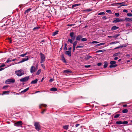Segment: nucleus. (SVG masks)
<instances>
[{
  "instance_id": "59",
  "label": "nucleus",
  "mask_w": 132,
  "mask_h": 132,
  "mask_svg": "<svg viewBox=\"0 0 132 132\" xmlns=\"http://www.w3.org/2000/svg\"><path fill=\"white\" fill-rule=\"evenodd\" d=\"M102 64V63H98V64H97V65L98 66H101Z\"/></svg>"
},
{
  "instance_id": "37",
  "label": "nucleus",
  "mask_w": 132,
  "mask_h": 132,
  "mask_svg": "<svg viewBox=\"0 0 132 132\" xmlns=\"http://www.w3.org/2000/svg\"><path fill=\"white\" fill-rule=\"evenodd\" d=\"M120 116L119 114H117L114 117V118H117L118 117Z\"/></svg>"
},
{
  "instance_id": "19",
  "label": "nucleus",
  "mask_w": 132,
  "mask_h": 132,
  "mask_svg": "<svg viewBox=\"0 0 132 132\" xmlns=\"http://www.w3.org/2000/svg\"><path fill=\"white\" fill-rule=\"evenodd\" d=\"M31 8H29L27 10H26L24 13V14H26L27 13H28L31 10Z\"/></svg>"
},
{
  "instance_id": "50",
  "label": "nucleus",
  "mask_w": 132,
  "mask_h": 132,
  "mask_svg": "<svg viewBox=\"0 0 132 132\" xmlns=\"http://www.w3.org/2000/svg\"><path fill=\"white\" fill-rule=\"evenodd\" d=\"M92 10L90 9H88L87 10H84L85 11L87 12H89L92 11Z\"/></svg>"
},
{
  "instance_id": "1",
  "label": "nucleus",
  "mask_w": 132,
  "mask_h": 132,
  "mask_svg": "<svg viewBox=\"0 0 132 132\" xmlns=\"http://www.w3.org/2000/svg\"><path fill=\"white\" fill-rule=\"evenodd\" d=\"M15 73L18 76H21L24 74V71L21 69L15 71Z\"/></svg>"
},
{
  "instance_id": "16",
  "label": "nucleus",
  "mask_w": 132,
  "mask_h": 132,
  "mask_svg": "<svg viewBox=\"0 0 132 132\" xmlns=\"http://www.w3.org/2000/svg\"><path fill=\"white\" fill-rule=\"evenodd\" d=\"M82 37V36L81 35H78L76 39L78 40H79Z\"/></svg>"
},
{
  "instance_id": "15",
  "label": "nucleus",
  "mask_w": 132,
  "mask_h": 132,
  "mask_svg": "<svg viewBox=\"0 0 132 132\" xmlns=\"http://www.w3.org/2000/svg\"><path fill=\"white\" fill-rule=\"evenodd\" d=\"M126 45H125L123 46V45H121L120 46H119L118 47H116L115 48H114V49L115 50V49L119 48H122V47H126Z\"/></svg>"
},
{
  "instance_id": "40",
  "label": "nucleus",
  "mask_w": 132,
  "mask_h": 132,
  "mask_svg": "<svg viewBox=\"0 0 132 132\" xmlns=\"http://www.w3.org/2000/svg\"><path fill=\"white\" fill-rule=\"evenodd\" d=\"M84 45H82L81 46H78L76 47V48H82L84 47Z\"/></svg>"
},
{
  "instance_id": "36",
  "label": "nucleus",
  "mask_w": 132,
  "mask_h": 132,
  "mask_svg": "<svg viewBox=\"0 0 132 132\" xmlns=\"http://www.w3.org/2000/svg\"><path fill=\"white\" fill-rule=\"evenodd\" d=\"M79 5H80V4L79 5V4H76L73 5L72 6V8H73L74 7H75L78 6H79Z\"/></svg>"
},
{
  "instance_id": "45",
  "label": "nucleus",
  "mask_w": 132,
  "mask_h": 132,
  "mask_svg": "<svg viewBox=\"0 0 132 132\" xmlns=\"http://www.w3.org/2000/svg\"><path fill=\"white\" fill-rule=\"evenodd\" d=\"M105 14V13L104 12H102L99 13L98 14V15H104Z\"/></svg>"
},
{
  "instance_id": "58",
  "label": "nucleus",
  "mask_w": 132,
  "mask_h": 132,
  "mask_svg": "<svg viewBox=\"0 0 132 132\" xmlns=\"http://www.w3.org/2000/svg\"><path fill=\"white\" fill-rule=\"evenodd\" d=\"M20 56H21V57H25V55L24 54L20 55Z\"/></svg>"
},
{
  "instance_id": "11",
  "label": "nucleus",
  "mask_w": 132,
  "mask_h": 132,
  "mask_svg": "<svg viewBox=\"0 0 132 132\" xmlns=\"http://www.w3.org/2000/svg\"><path fill=\"white\" fill-rule=\"evenodd\" d=\"M65 54L66 55H68L69 57H70L71 56V51H65Z\"/></svg>"
},
{
  "instance_id": "62",
  "label": "nucleus",
  "mask_w": 132,
  "mask_h": 132,
  "mask_svg": "<svg viewBox=\"0 0 132 132\" xmlns=\"http://www.w3.org/2000/svg\"><path fill=\"white\" fill-rule=\"evenodd\" d=\"M80 124H76L75 125V126L76 127H78V126L80 125Z\"/></svg>"
},
{
  "instance_id": "5",
  "label": "nucleus",
  "mask_w": 132,
  "mask_h": 132,
  "mask_svg": "<svg viewBox=\"0 0 132 132\" xmlns=\"http://www.w3.org/2000/svg\"><path fill=\"white\" fill-rule=\"evenodd\" d=\"M15 80L14 79H9L6 80L5 81V83L6 84H10L11 83H14L15 82Z\"/></svg>"
},
{
  "instance_id": "41",
  "label": "nucleus",
  "mask_w": 132,
  "mask_h": 132,
  "mask_svg": "<svg viewBox=\"0 0 132 132\" xmlns=\"http://www.w3.org/2000/svg\"><path fill=\"white\" fill-rule=\"evenodd\" d=\"M99 43V42H98L97 41H93L92 42H91L90 43H92V44H97Z\"/></svg>"
},
{
  "instance_id": "55",
  "label": "nucleus",
  "mask_w": 132,
  "mask_h": 132,
  "mask_svg": "<svg viewBox=\"0 0 132 132\" xmlns=\"http://www.w3.org/2000/svg\"><path fill=\"white\" fill-rule=\"evenodd\" d=\"M12 61L9 59H8L6 61V62L7 63H8L9 62Z\"/></svg>"
},
{
  "instance_id": "56",
  "label": "nucleus",
  "mask_w": 132,
  "mask_h": 132,
  "mask_svg": "<svg viewBox=\"0 0 132 132\" xmlns=\"http://www.w3.org/2000/svg\"><path fill=\"white\" fill-rule=\"evenodd\" d=\"M41 66L43 68V69H45V66L43 64H41Z\"/></svg>"
},
{
  "instance_id": "2",
  "label": "nucleus",
  "mask_w": 132,
  "mask_h": 132,
  "mask_svg": "<svg viewBox=\"0 0 132 132\" xmlns=\"http://www.w3.org/2000/svg\"><path fill=\"white\" fill-rule=\"evenodd\" d=\"M40 54L41 59V61L40 62L41 63H44L45 61V56L44 54H43L41 53H40Z\"/></svg>"
},
{
  "instance_id": "51",
  "label": "nucleus",
  "mask_w": 132,
  "mask_h": 132,
  "mask_svg": "<svg viewBox=\"0 0 132 132\" xmlns=\"http://www.w3.org/2000/svg\"><path fill=\"white\" fill-rule=\"evenodd\" d=\"M9 92V91H4L3 92V94H7V93Z\"/></svg>"
},
{
  "instance_id": "38",
  "label": "nucleus",
  "mask_w": 132,
  "mask_h": 132,
  "mask_svg": "<svg viewBox=\"0 0 132 132\" xmlns=\"http://www.w3.org/2000/svg\"><path fill=\"white\" fill-rule=\"evenodd\" d=\"M122 124H126L128 123V122L127 121H124L122 122Z\"/></svg>"
},
{
  "instance_id": "24",
  "label": "nucleus",
  "mask_w": 132,
  "mask_h": 132,
  "mask_svg": "<svg viewBox=\"0 0 132 132\" xmlns=\"http://www.w3.org/2000/svg\"><path fill=\"white\" fill-rule=\"evenodd\" d=\"M29 89V88L28 87L26 89H24V90L22 91L21 92V93H24L26 92L27 91H28Z\"/></svg>"
},
{
  "instance_id": "17",
  "label": "nucleus",
  "mask_w": 132,
  "mask_h": 132,
  "mask_svg": "<svg viewBox=\"0 0 132 132\" xmlns=\"http://www.w3.org/2000/svg\"><path fill=\"white\" fill-rule=\"evenodd\" d=\"M38 81V79H36L35 80L32 81L31 82V84H35L37 83Z\"/></svg>"
},
{
  "instance_id": "63",
  "label": "nucleus",
  "mask_w": 132,
  "mask_h": 132,
  "mask_svg": "<svg viewBox=\"0 0 132 132\" xmlns=\"http://www.w3.org/2000/svg\"><path fill=\"white\" fill-rule=\"evenodd\" d=\"M5 66V65L4 64H3L1 65V66H0V68L3 67H4Z\"/></svg>"
},
{
  "instance_id": "30",
  "label": "nucleus",
  "mask_w": 132,
  "mask_h": 132,
  "mask_svg": "<svg viewBox=\"0 0 132 132\" xmlns=\"http://www.w3.org/2000/svg\"><path fill=\"white\" fill-rule=\"evenodd\" d=\"M122 121H117L116 122V123L118 125H121L122 124Z\"/></svg>"
},
{
  "instance_id": "61",
  "label": "nucleus",
  "mask_w": 132,
  "mask_h": 132,
  "mask_svg": "<svg viewBox=\"0 0 132 132\" xmlns=\"http://www.w3.org/2000/svg\"><path fill=\"white\" fill-rule=\"evenodd\" d=\"M103 19L104 20H105L107 18L106 17V16H104L103 17Z\"/></svg>"
},
{
  "instance_id": "4",
  "label": "nucleus",
  "mask_w": 132,
  "mask_h": 132,
  "mask_svg": "<svg viewBox=\"0 0 132 132\" xmlns=\"http://www.w3.org/2000/svg\"><path fill=\"white\" fill-rule=\"evenodd\" d=\"M124 20L118 18H116L114 19V20L113 21V23H116L119 22H123Z\"/></svg>"
},
{
  "instance_id": "49",
  "label": "nucleus",
  "mask_w": 132,
  "mask_h": 132,
  "mask_svg": "<svg viewBox=\"0 0 132 132\" xmlns=\"http://www.w3.org/2000/svg\"><path fill=\"white\" fill-rule=\"evenodd\" d=\"M120 53H116L113 54V56H117L118 55V54Z\"/></svg>"
},
{
  "instance_id": "39",
  "label": "nucleus",
  "mask_w": 132,
  "mask_h": 132,
  "mask_svg": "<svg viewBox=\"0 0 132 132\" xmlns=\"http://www.w3.org/2000/svg\"><path fill=\"white\" fill-rule=\"evenodd\" d=\"M105 50H99L97 51L96 52H102L104 51Z\"/></svg>"
},
{
  "instance_id": "22",
  "label": "nucleus",
  "mask_w": 132,
  "mask_h": 132,
  "mask_svg": "<svg viewBox=\"0 0 132 132\" xmlns=\"http://www.w3.org/2000/svg\"><path fill=\"white\" fill-rule=\"evenodd\" d=\"M124 2H123L121 3H116V4L118 5H121L120 6H122L125 5H124Z\"/></svg>"
},
{
  "instance_id": "54",
  "label": "nucleus",
  "mask_w": 132,
  "mask_h": 132,
  "mask_svg": "<svg viewBox=\"0 0 132 132\" xmlns=\"http://www.w3.org/2000/svg\"><path fill=\"white\" fill-rule=\"evenodd\" d=\"M90 66H91V65H85V67L86 68H89V67H90Z\"/></svg>"
},
{
  "instance_id": "7",
  "label": "nucleus",
  "mask_w": 132,
  "mask_h": 132,
  "mask_svg": "<svg viewBox=\"0 0 132 132\" xmlns=\"http://www.w3.org/2000/svg\"><path fill=\"white\" fill-rule=\"evenodd\" d=\"M37 70V69H36V68H35V67L34 66H32L30 68V72L31 73H32L35 72Z\"/></svg>"
},
{
  "instance_id": "27",
  "label": "nucleus",
  "mask_w": 132,
  "mask_h": 132,
  "mask_svg": "<svg viewBox=\"0 0 132 132\" xmlns=\"http://www.w3.org/2000/svg\"><path fill=\"white\" fill-rule=\"evenodd\" d=\"M116 62L114 61H111L110 63L111 65H114L116 63Z\"/></svg>"
},
{
  "instance_id": "34",
  "label": "nucleus",
  "mask_w": 132,
  "mask_h": 132,
  "mask_svg": "<svg viewBox=\"0 0 132 132\" xmlns=\"http://www.w3.org/2000/svg\"><path fill=\"white\" fill-rule=\"evenodd\" d=\"M41 72V70H40V69H39V70L37 72V73H36V75H39L40 73Z\"/></svg>"
},
{
  "instance_id": "12",
  "label": "nucleus",
  "mask_w": 132,
  "mask_h": 132,
  "mask_svg": "<svg viewBox=\"0 0 132 132\" xmlns=\"http://www.w3.org/2000/svg\"><path fill=\"white\" fill-rule=\"evenodd\" d=\"M119 28V27H117L116 26H113L112 28L111 29V30H116Z\"/></svg>"
},
{
  "instance_id": "35",
  "label": "nucleus",
  "mask_w": 132,
  "mask_h": 132,
  "mask_svg": "<svg viewBox=\"0 0 132 132\" xmlns=\"http://www.w3.org/2000/svg\"><path fill=\"white\" fill-rule=\"evenodd\" d=\"M58 31H56L54 32L53 33V34L52 35L53 36H55L57 34H58Z\"/></svg>"
},
{
  "instance_id": "10",
  "label": "nucleus",
  "mask_w": 132,
  "mask_h": 132,
  "mask_svg": "<svg viewBox=\"0 0 132 132\" xmlns=\"http://www.w3.org/2000/svg\"><path fill=\"white\" fill-rule=\"evenodd\" d=\"M74 34L73 32H71L70 33V36L72 39L74 40L75 38V36L74 35Z\"/></svg>"
},
{
  "instance_id": "29",
  "label": "nucleus",
  "mask_w": 132,
  "mask_h": 132,
  "mask_svg": "<svg viewBox=\"0 0 132 132\" xmlns=\"http://www.w3.org/2000/svg\"><path fill=\"white\" fill-rule=\"evenodd\" d=\"M77 41H75L74 43H73V46H74L75 47L76 46V45H77Z\"/></svg>"
},
{
  "instance_id": "23",
  "label": "nucleus",
  "mask_w": 132,
  "mask_h": 132,
  "mask_svg": "<svg viewBox=\"0 0 132 132\" xmlns=\"http://www.w3.org/2000/svg\"><path fill=\"white\" fill-rule=\"evenodd\" d=\"M68 127L69 125H66L65 126H63V129H65L67 130L68 129Z\"/></svg>"
},
{
  "instance_id": "64",
  "label": "nucleus",
  "mask_w": 132,
  "mask_h": 132,
  "mask_svg": "<svg viewBox=\"0 0 132 132\" xmlns=\"http://www.w3.org/2000/svg\"><path fill=\"white\" fill-rule=\"evenodd\" d=\"M130 24L129 23H127L126 24V26H130Z\"/></svg>"
},
{
  "instance_id": "3",
  "label": "nucleus",
  "mask_w": 132,
  "mask_h": 132,
  "mask_svg": "<svg viewBox=\"0 0 132 132\" xmlns=\"http://www.w3.org/2000/svg\"><path fill=\"white\" fill-rule=\"evenodd\" d=\"M34 126L35 127L36 129L38 131H39L40 129V126L39 122H35L34 124Z\"/></svg>"
},
{
  "instance_id": "26",
  "label": "nucleus",
  "mask_w": 132,
  "mask_h": 132,
  "mask_svg": "<svg viewBox=\"0 0 132 132\" xmlns=\"http://www.w3.org/2000/svg\"><path fill=\"white\" fill-rule=\"evenodd\" d=\"M128 110L127 109H125L122 110V112L123 113H126L128 112Z\"/></svg>"
},
{
  "instance_id": "32",
  "label": "nucleus",
  "mask_w": 132,
  "mask_h": 132,
  "mask_svg": "<svg viewBox=\"0 0 132 132\" xmlns=\"http://www.w3.org/2000/svg\"><path fill=\"white\" fill-rule=\"evenodd\" d=\"M72 39H68V42H69L71 44H72L73 43V41L72 40Z\"/></svg>"
},
{
  "instance_id": "42",
  "label": "nucleus",
  "mask_w": 132,
  "mask_h": 132,
  "mask_svg": "<svg viewBox=\"0 0 132 132\" xmlns=\"http://www.w3.org/2000/svg\"><path fill=\"white\" fill-rule=\"evenodd\" d=\"M40 27H35L33 28V30H35L36 29H39Z\"/></svg>"
},
{
  "instance_id": "47",
  "label": "nucleus",
  "mask_w": 132,
  "mask_h": 132,
  "mask_svg": "<svg viewBox=\"0 0 132 132\" xmlns=\"http://www.w3.org/2000/svg\"><path fill=\"white\" fill-rule=\"evenodd\" d=\"M127 15L128 16H132V14L131 13H127Z\"/></svg>"
},
{
  "instance_id": "25",
  "label": "nucleus",
  "mask_w": 132,
  "mask_h": 132,
  "mask_svg": "<svg viewBox=\"0 0 132 132\" xmlns=\"http://www.w3.org/2000/svg\"><path fill=\"white\" fill-rule=\"evenodd\" d=\"M117 65L116 64L114 65H111L109 67L110 68H115L117 66Z\"/></svg>"
},
{
  "instance_id": "31",
  "label": "nucleus",
  "mask_w": 132,
  "mask_h": 132,
  "mask_svg": "<svg viewBox=\"0 0 132 132\" xmlns=\"http://www.w3.org/2000/svg\"><path fill=\"white\" fill-rule=\"evenodd\" d=\"M105 44V43H100V44H97L96 45V46H101L103 45H104Z\"/></svg>"
},
{
  "instance_id": "14",
  "label": "nucleus",
  "mask_w": 132,
  "mask_h": 132,
  "mask_svg": "<svg viewBox=\"0 0 132 132\" xmlns=\"http://www.w3.org/2000/svg\"><path fill=\"white\" fill-rule=\"evenodd\" d=\"M61 57L62 59V61L65 63H67V62L65 59L64 56L63 55H62L61 56Z\"/></svg>"
},
{
  "instance_id": "46",
  "label": "nucleus",
  "mask_w": 132,
  "mask_h": 132,
  "mask_svg": "<svg viewBox=\"0 0 132 132\" xmlns=\"http://www.w3.org/2000/svg\"><path fill=\"white\" fill-rule=\"evenodd\" d=\"M87 40V39L86 38H82L81 39V40L82 41L84 42V41H86Z\"/></svg>"
},
{
  "instance_id": "28",
  "label": "nucleus",
  "mask_w": 132,
  "mask_h": 132,
  "mask_svg": "<svg viewBox=\"0 0 132 132\" xmlns=\"http://www.w3.org/2000/svg\"><path fill=\"white\" fill-rule=\"evenodd\" d=\"M104 68H106L107 66H108V63H107V62H104Z\"/></svg>"
},
{
  "instance_id": "33",
  "label": "nucleus",
  "mask_w": 132,
  "mask_h": 132,
  "mask_svg": "<svg viewBox=\"0 0 132 132\" xmlns=\"http://www.w3.org/2000/svg\"><path fill=\"white\" fill-rule=\"evenodd\" d=\"M106 12L109 13V14H111L112 13L111 11L110 10H106Z\"/></svg>"
},
{
  "instance_id": "60",
  "label": "nucleus",
  "mask_w": 132,
  "mask_h": 132,
  "mask_svg": "<svg viewBox=\"0 0 132 132\" xmlns=\"http://www.w3.org/2000/svg\"><path fill=\"white\" fill-rule=\"evenodd\" d=\"M64 50H67V46H64Z\"/></svg>"
},
{
  "instance_id": "8",
  "label": "nucleus",
  "mask_w": 132,
  "mask_h": 132,
  "mask_svg": "<svg viewBox=\"0 0 132 132\" xmlns=\"http://www.w3.org/2000/svg\"><path fill=\"white\" fill-rule=\"evenodd\" d=\"M27 57V58H23L21 61L18 62V63H21L25 61L28 60H29V58L28 56H26L25 57Z\"/></svg>"
},
{
  "instance_id": "44",
  "label": "nucleus",
  "mask_w": 132,
  "mask_h": 132,
  "mask_svg": "<svg viewBox=\"0 0 132 132\" xmlns=\"http://www.w3.org/2000/svg\"><path fill=\"white\" fill-rule=\"evenodd\" d=\"M92 57L89 56H87L86 57V59L87 60H88L90 58Z\"/></svg>"
},
{
  "instance_id": "6",
  "label": "nucleus",
  "mask_w": 132,
  "mask_h": 132,
  "mask_svg": "<svg viewBox=\"0 0 132 132\" xmlns=\"http://www.w3.org/2000/svg\"><path fill=\"white\" fill-rule=\"evenodd\" d=\"M29 78V76H26L20 79V81L23 82L27 81Z\"/></svg>"
},
{
  "instance_id": "20",
  "label": "nucleus",
  "mask_w": 132,
  "mask_h": 132,
  "mask_svg": "<svg viewBox=\"0 0 132 132\" xmlns=\"http://www.w3.org/2000/svg\"><path fill=\"white\" fill-rule=\"evenodd\" d=\"M71 71H69V70H64L63 72L67 73H71Z\"/></svg>"
},
{
  "instance_id": "18",
  "label": "nucleus",
  "mask_w": 132,
  "mask_h": 132,
  "mask_svg": "<svg viewBox=\"0 0 132 132\" xmlns=\"http://www.w3.org/2000/svg\"><path fill=\"white\" fill-rule=\"evenodd\" d=\"M50 90L52 91H54L57 90V89L55 87H52L50 89Z\"/></svg>"
},
{
  "instance_id": "21",
  "label": "nucleus",
  "mask_w": 132,
  "mask_h": 132,
  "mask_svg": "<svg viewBox=\"0 0 132 132\" xmlns=\"http://www.w3.org/2000/svg\"><path fill=\"white\" fill-rule=\"evenodd\" d=\"M42 106H43L45 107H46L47 106V105L44 104H40L39 106V108H41Z\"/></svg>"
},
{
  "instance_id": "53",
  "label": "nucleus",
  "mask_w": 132,
  "mask_h": 132,
  "mask_svg": "<svg viewBox=\"0 0 132 132\" xmlns=\"http://www.w3.org/2000/svg\"><path fill=\"white\" fill-rule=\"evenodd\" d=\"M46 111V109H44L43 110V111L41 112V113L42 114H43L44 113V112H45V111Z\"/></svg>"
},
{
  "instance_id": "48",
  "label": "nucleus",
  "mask_w": 132,
  "mask_h": 132,
  "mask_svg": "<svg viewBox=\"0 0 132 132\" xmlns=\"http://www.w3.org/2000/svg\"><path fill=\"white\" fill-rule=\"evenodd\" d=\"M115 15L116 16L118 17L119 16V13H115Z\"/></svg>"
},
{
  "instance_id": "13",
  "label": "nucleus",
  "mask_w": 132,
  "mask_h": 132,
  "mask_svg": "<svg viewBox=\"0 0 132 132\" xmlns=\"http://www.w3.org/2000/svg\"><path fill=\"white\" fill-rule=\"evenodd\" d=\"M125 20L126 21H132V18H125Z\"/></svg>"
},
{
  "instance_id": "57",
  "label": "nucleus",
  "mask_w": 132,
  "mask_h": 132,
  "mask_svg": "<svg viewBox=\"0 0 132 132\" xmlns=\"http://www.w3.org/2000/svg\"><path fill=\"white\" fill-rule=\"evenodd\" d=\"M123 12H124L127 13L128 12V11L124 9L123 10Z\"/></svg>"
},
{
  "instance_id": "9",
  "label": "nucleus",
  "mask_w": 132,
  "mask_h": 132,
  "mask_svg": "<svg viewBox=\"0 0 132 132\" xmlns=\"http://www.w3.org/2000/svg\"><path fill=\"white\" fill-rule=\"evenodd\" d=\"M15 126H19L21 125L22 124V123L21 121H18L15 123Z\"/></svg>"
},
{
  "instance_id": "52",
  "label": "nucleus",
  "mask_w": 132,
  "mask_h": 132,
  "mask_svg": "<svg viewBox=\"0 0 132 132\" xmlns=\"http://www.w3.org/2000/svg\"><path fill=\"white\" fill-rule=\"evenodd\" d=\"M54 80L53 79H51L49 80V82H52Z\"/></svg>"
},
{
  "instance_id": "43",
  "label": "nucleus",
  "mask_w": 132,
  "mask_h": 132,
  "mask_svg": "<svg viewBox=\"0 0 132 132\" xmlns=\"http://www.w3.org/2000/svg\"><path fill=\"white\" fill-rule=\"evenodd\" d=\"M118 43V42H112L110 43V44L111 45L114 44H116Z\"/></svg>"
}]
</instances>
